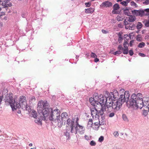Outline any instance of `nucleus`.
<instances>
[{
	"instance_id": "nucleus-1",
	"label": "nucleus",
	"mask_w": 149,
	"mask_h": 149,
	"mask_svg": "<svg viewBox=\"0 0 149 149\" xmlns=\"http://www.w3.org/2000/svg\"><path fill=\"white\" fill-rule=\"evenodd\" d=\"M48 104L47 101H40L38 103L37 109L39 114L41 115L40 118L44 120L49 116L50 120L56 123V124L58 122V127H61L63 122L65 123V121L60 117V110L58 109L53 110L51 108H49Z\"/></svg>"
},
{
	"instance_id": "nucleus-2",
	"label": "nucleus",
	"mask_w": 149,
	"mask_h": 149,
	"mask_svg": "<svg viewBox=\"0 0 149 149\" xmlns=\"http://www.w3.org/2000/svg\"><path fill=\"white\" fill-rule=\"evenodd\" d=\"M5 100V102H8L9 104L13 111L20 108L24 110H27L29 111H31L30 107L27 105L26 97L24 96H20L19 102H15L13 97L10 95L7 96Z\"/></svg>"
},
{
	"instance_id": "nucleus-3",
	"label": "nucleus",
	"mask_w": 149,
	"mask_h": 149,
	"mask_svg": "<svg viewBox=\"0 0 149 149\" xmlns=\"http://www.w3.org/2000/svg\"><path fill=\"white\" fill-rule=\"evenodd\" d=\"M141 97L142 94L140 93H138L137 95L132 94L129 100L127 102V106L134 109H141L144 105L146 106V102H145L144 104Z\"/></svg>"
},
{
	"instance_id": "nucleus-4",
	"label": "nucleus",
	"mask_w": 149,
	"mask_h": 149,
	"mask_svg": "<svg viewBox=\"0 0 149 149\" xmlns=\"http://www.w3.org/2000/svg\"><path fill=\"white\" fill-rule=\"evenodd\" d=\"M130 94L128 91H125L123 94L120 95L118 98L119 95L117 99L112 100V102H109V106H111L112 108L115 111H116L119 110L122 104L125 102L129 100Z\"/></svg>"
},
{
	"instance_id": "nucleus-5",
	"label": "nucleus",
	"mask_w": 149,
	"mask_h": 149,
	"mask_svg": "<svg viewBox=\"0 0 149 149\" xmlns=\"http://www.w3.org/2000/svg\"><path fill=\"white\" fill-rule=\"evenodd\" d=\"M118 92L116 90H114L113 92L110 93L109 96L107 97L106 96L104 97L103 95H100L99 96H98V100L99 101V102L100 103L107 105L108 100L112 101L118 98Z\"/></svg>"
},
{
	"instance_id": "nucleus-6",
	"label": "nucleus",
	"mask_w": 149,
	"mask_h": 149,
	"mask_svg": "<svg viewBox=\"0 0 149 149\" xmlns=\"http://www.w3.org/2000/svg\"><path fill=\"white\" fill-rule=\"evenodd\" d=\"M93 106V107L98 111L100 116L101 117L102 122L103 121L104 122L105 119L104 112L106 111V109H108L111 106H109V105L100 103L97 100L95 104Z\"/></svg>"
},
{
	"instance_id": "nucleus-7",
	"label": "nucleus",
	"mask_w": 149,
	"mask_h": 149,
	"mask_svg": "<svg viewBox=\"0 0 149 149\" xmlns=\"http://www.w3.org/2000/svg\"><path fill=\"white\" fill-rule=\"evenodd\" d=\"M132 13L136 16H140L141 17L144 15L147 16L149 15V8H146L144 10H134L132 11Z\"/></svg>"
},
{
	"instance_id": "nucleus-8",
	"label": "nucleus",
	"mask_w": 149,
	"mask_h": 149,
	"mask_svg": "<svg viewBox=\"0 0 149 149\" xmlns=\"http://www.w3.org/2000/svg\"><path fill=\"white\" fill-rule=\"evenodd\" d=\"M67 121L66 130L67 132H70L72 133L74 132V128L76 126L73 120L70 118H68Z\"/></svg>"
},
{
	"instance_id": "nucleus-9",
	"label": "nucleus",
	"mask_w": 149,
	"mask_h": 149,
	"mask_svg": "<svg viewBox=\"0 0 149 149\" xmlns=\"http://www.w3.org/2000/svg\"><path fill=\"white\" fill-rule=\"evenodd\" d=\"M90 111L91 113V115L93 118L95 117V118L99 119L100 117V114L99 113L98 110L93 107L90 108Z\"/></svg>"
},
{
	"instance_id": "nucleus-10",
	"label": "nucleus",
	"mask_w": 149,
	"mask_h": 149,
	"mask_svg": "<svg viewBox=\"0 0 149 149\" xmlns=\"http://www.w3.org/2000/svg\"><path fill=\"white\" fill-rule=\"evenodd\" d=\"M75 129L77 130L78 132L80 134H82L84 133L85 129L82 126L77 123L74 128Z\"/></svg>"
},
{
	"instance_id": "nucleus-11",
	"label": "nucleus",
	"mask_w": 149,
	"mask_h": 149,
	"mask_svg": "<svg viewBox=\"0 0 149 149\" xmlns=\"http://www.w3.org/2000/svg\"><path fill=\"white\" fill-rule=\"evenodd\" d=\"M112 3L107 1L103 2L100 5V7L101 8L104 7L110 8L112 7Z\"/></svg>"
},
{
	"instance_id": "nucleus-12",
	"label": "nucleus",
	"mask_w": 149,
	"mask_h": 149,
	"mask_svg": "<svg viewBox=\"0 0 149 149\" xmlns=\"http://www.w3.org/2000/svg\"><path fill=\"white\" fill-rule=\"evenodd\" d=\"M113 10L112 11V13L113 14H119L120 13V11H117L116 10L119 9L120 7L118 3H116L115 4L113 7Z\"/></svg>"
},
{
	"instance_id": "nucleus-13",
	"label": "nucleus",
	"mask_w": 149,
	"mask_h": 149,
	"mask_svg": "<svg viewBox=\"0 0 149 149\" xmlns=\"http://www.w3.org/2000/svg\"><path fill=\"white\" fill-rule=\"evenodd\" d=\"M60 117L65 122L68 119V114L66 112L63 113L61 114V116H60Z\"/></svg>"
},
{
	"instance_id": "nucleus-14",
	"label": "nucleus",
	"mask_w": 149,
	"mask_h": 149,
	"mask_svg": "<svg viewBox=\"0 0 149 149\" xmlns=\"http://www.w3.org/2000/svg\"><path fill=\"white\" fill-rule=\"evenodd\" d=\"M94 8L90 7L85 9V12L86 14H92L94 12Z\"/></svg>"
},
{
	"instance_id": "nucleus-15",
	"label": "nucleus",
	"mask_w": 149,
	"mask_h": 149,
	"mask_svg": "<svg viewBox=\"0 0 149 149\" xmlns=\"http://www.w3.org/2000/svg\"><path fill=\"white\" fill-rule=\"evenodd\" d=\"M89 101L91 104L93 106L95 104L97 100H96L94 97H91L89 99Z\"/></svg>"
},
{
	"instance_id": "nucleus-16",
	"label": "nucleus",
	"mask_w": 149,
	"mask_h": 149,
	"mask_svg": "<svg viewBox=\"0 0 149 149\" xmlns=\"http://www.w3.org/2000/svg\"><path fill=\"white\" fill-rule=\"evenodd\" d=\"M136 19L135 17L132 16H130V17H128V21L130 22H132L135 21Z\"/></svg>"
},
{
	"instance_id": "nucleus-17",
	"label": "nucleus",
	"mask_w": 149,
	"mask_h": 149,
	"mask_svg": "<svg viewBox=\"0 0 149 149\" xmlns=\"http://www.w3.org/2000/svg\"><path fill=\"white\" fill-rule=\"evenodd\" d=\"M35 122L39 125H42V120L39 118H36L35 120Z\"/></svg>"
},
{
	"instance_id": "nucleus-18",
	"label": "nucleus",
	"mask_w": 149,
	"mask_h": 149,
	"mask_svg": "<svg viewBox=\"0 0 149 149\" xmlns=\"http://www.w3.org/2000/svg\"><path fill=\"white\" fill-rule=\"evenodd\" d=\"M123 13L125 15L128 16H129L130 13L129 11V9L128 8H126L124 10Z\"/></svg>"
},
{
	"instance_id": "nucleus-19",
	"label": "nucleus",
	"mask_w": 149,
	"mask_h": 149,
	"mask_svg": "<svg viewBox=\"0 0 149 149\" xmlns=\"http://www.w3.org/2000/svg\"><path fill=\"white\" fill-rule=\"evenodd\" d=\"M142 38L141 35L138 34L136 36V40L138 41L141 42L142 41Z\"/></svg>"
},
{
	"instance_id": "nucleus-20",
	"label": "nucleus",
	"mask_w": 149,
	"mask_h": 149,
	"mask_svg": "<svg viewBox=\"0 0 149 149\" xmlns=\"http://www.w3.org/2000/svg\"><path fill=\"white\" fill-rule=\"evenodd\" d=\"M122 117L123 120L125 122H128L129 121L128 118L125 114H123L122 115Z\"/></svg>"
},
{
	"instance_id": "nucleus-21",
	"label": "nucleus",
	"mask_w": 149,
	"mask_h": 149,
	"mask_svg": "<svg viewBox=\"0 0 149 149\" xmlns=\"http://www.w3.org/2000/svg\"><path fill=\"white\" fill-rule=\"evenodd\" d=\"M31 114L32 115V116L34 118H36L37 116V113L35 111H32Z\"/></svg>"
},
{
	"instance_id": "nucleus-22",
	"label": "nucleus",
	"mask_w": 149,
	"mask_h": 149,
	"mask_svg": "<svg viewBox=\"0 0 149 149\" xmlns=\"http://www.w3.org/2000/svg\"><path fill=\"white\" fill-rule=\"evenodd\" d=\"M135 26L134 24H130L129 26V29L130 30H134Z\"/></svg>"
},
{
	"instance_id": "nucleus-23",
	"label": "nucleus",
	"mask_w": 149,
	"mask_h": 149,
	"mask_svg": "<svg viewBox=\"0 0 149 149\" xmlns=\"http://www.w3.org/2000/svg\"><path fill=\"white\" fill-rule=\"evenodd\" d=\"M148 113V112L147 110L144 109L142 111V115L144 117H146Z\"/></svg>"
},
{
	"instance_id": "nucleus-24",
	"label": "nucleus",
	"mask_w": 149,
	"mask_h": 149,
	"mask_svg": "<svg viewBox=\"0 0 149 149\" xmlns=\"http://www.w3.org/2000/svg\"><path fill=\"white\" fill-rule=\"evenodd\" d=\"M142 27V24L141 22H138L136 26V28L138 29H139Z\"/></svg>"
},
{
	"instance_id": "nucleus-25",
	"label": "nucleus",
	"mask_w": 149,
	"mask_h": 149,
	"mask_svg": "<svg viewBox=\"0 0 149 149\" xmlns=\"http://www.w3.org/2000/svg\"><path fill=\"white\" fill-rule=\"evenodd\" d=\"M145 45V43L143 42H141L139 43L138 47L139 48H143Z\"/></svg>"
},
{
	"instance_id": "nucleus-26",
	"label": "nucleus",
	"mask_w": 149,
	"mask_h": 149,
	"mask_svg": "<svg viewBox=\"0 0 149 149\" xmlns=\"http://www.w3.org/2000/svg\"><path fill=\"white\" fill-rule=\"evenodd\" d=\"M124 49L121 45H119L118 47V51H121V50H123Z\"/></svg>"
},
{
	"instance_id": "nucleus-27",
	"label": "nucleus",
	"mask_w": 149,
	"mask_h": 149,
	"mask_svg": "<svg viewBox=\"0 0 149 149\" xmlns=\"http://www.w3.org/2000/svg\"><path fill=\"white\" fill-rule=\"evenodd\" d=\"M120 4H121L123 6H127L128 4L125 1H123L120 3Z\"/></svg>"
},
{
	"instance_id": "nucleus-28",
	"label": "nucleus",
	"mask_w": 149,
	"mask_h": 149,
	"mask_svg": "<svg viewBox=\"0 0 149 149\" xmlns=\"http://www.w3.org/2000/svg\"><path fill=\"white\" fill-rule=\"evenodd\" d=\"M144 24L146 27H149V20H146L145 22L144 23Z\"/></svg>"
},
{
	"instance_id": "nucleus-29",
	"label": "nucleus",
	"mask_w": 149,
	"mask_h": 149,
	"mask_svg": "<svg viewBox=\"0 0 149 149\" xmlns=\"http://www.w3.org/2000/svg\"><path fill=\"white\" fill-rule=\"evenodd\" d=\"M122 53V52L121 51H118H118H117L115 52H114L113 53V54L114 55H116L118 54H121Z\"/></svg>"
},
{
	"instance_id": "nucleus-30",
	"label": "nucleus",
	"mask_w": 149,
	"mask_h": 149,
	"mask_svg": "<svg viewBox=\"0 0 149 149\" xmlns=\"http://www.w3.org/2000/svg\"><path fill=\"white\" fill-rule=\"evenodd\" d=\"M85 4L86 7H89L91 6V3L90 2H86Z\"/></svg>"
},
{
	"instance_id": "nucleus-31",
	"label": "nucleus",
	"mask_w": 149,
	"mask_h": 149,
	"mask_svg": "<svg viewBox=\"0 0 149 149\" xmlns=\"http://www.w3.org/2000/svg\"><path fill=\"white\" fill-rule=\"evenodd\" d=\"M123 51V53L124 54H128V49H125L124 48Z\"/></svg>"
},
{
	"instance_id": "nucleus-32",
	"label": "nucleus",
	"mask_w": 149,
	"mask_h": 149,
	"mask_svg": "<svg viewBox=\"0 0 149 149\" xmlns=\"http://www.w3.org/2000/svg\"><path fill=\"white\" fill-rule=\"evenodd\" d=\"M131 5L132 6H134L135 7L138 6L137 5L134 1H132L131 2Z\"/></svg>"
},
{
	"instance_id": "nucleus-33",
	"label": "nucleus",
	"mask_w": 149,
	"mask_h": 149,
	"mask_svg": "<svg viewBox=\"0 0 149 149\" xmlns=\"http://www.w3.org/2000/svg\"><path fill=\"white\" fill-rule=\"evenodd\" d=\"M96 143L94 141H91L90 144L91 146H95L96 145Z\"/></svg>"
},
{
	"instance_id": "nucleus-34",
	"label": "nucleus",
	"mask_w": 149,
	"mask_h": 149,
	"mask_svg": "<svg viewBox=\"0 0 149 149\" xmlns=\"http://www.w3.org/2000/svg\"><path fill=\"white\" fill-rule=\"evenodd\" d=\"M115 115V113H114V112H112L110 113L109 114V117H112L114 116Z\"/></svg>"
},
{
	"instance_id": "nucleus-35",
	"label": "nucleus",
	"mask_w": 149,
	"mask_h": 149,
	"mask_svg": "<svg viewBox=\"0 0 149 149\" xmlns=\"http://www.w3.org/2000/svg\"><path fill=\"white\" fill-rule=\"evenodd\" d=\"M113 135L116 137H117L119 135L117 131H115L114 132Z\"/></svg>"
},
{
	"instance_id": "nucleus-36",
	"label": "nucleus",
	"mask_w": 149,
	"mask_h": 149,
	"mask_svg": "<svg viewBox=\"0 0 149 149\" xmlns=\"http://www.w3.org/2000/svg\"><path fill=\"white\" fill-rule=\"evenodd\" d=\"M104 138L103 136H101L99 138L98 141L100 142H102L104 140Z\"/></svg>"
},
{
	"instance_id": "nucleus-37",
	"label": "nucleus",
	"mask_w": 149,
	"mask_h": 149,
	"mask_svg": "<svg viewBox=\"0 0 149 149\" xmlns=\"http://www.w3.org/2000/svg\"><path fill=\"white\" fill-rule=\"evenodd\" d=\"M91 56L94 58H95L97 57V55L95 54L93 52H92L91 54Z\"/></svg>"
},
{
	"instance_id": "nucleus-38",
	"label": "nucleus",
	"mask_w": 149,
	"mask_h": 149,
	"mask_svg": "<svg viewBox=\"0 0 149 149\" xmlns=\"http://www.w3.org/2000/svg\"><path fill=\"white\" fill-rule=\"evenodd\" d=\"M143 4L146 5L149 4V0H146L143 2Z\"/></svg>"
},
{
	"instance_id": "nucleus-39",
	"label": "nucleus",
	"mask_w": 149,
	"mask_h": 149,
	"mask_svg": "<svg viewBox=\"0 0 149 149\" xmlns=\"http://www.w3.org/2000/svg\"><path fill=\"white\" fill-rule=\"evenodd\" d=\"M123 37H119L118 38V41L119 43H121V41L123 40Z\"/></svg>"
},
{
	"instance_id": "nucleus-40",
	"label": "nucleus",
	"mask_w": 149,
	"mask_h": 149,
	"mask_svg": "<svg viewBox=\"0 0 149 149\" xmlns=\"http://www.w3.org/2000/svg\"><path fill=\"white\" fill-rule=\"evenodd\" d=\"M129 54L131 56H132L134 54L133 51L132 49L130 50L129 51Z\"/></svg>"
},
{
	"instance_id": "nucleus-41",
	"label": "nucleus",
	"mask_w": 149,
	"mask_h": 149,
	"mask_svg": "<svg viewBox=\"0 0 149 149\" xmlns=\"http://www.w3.org/2000/svg\"><path fill=\"white\" fill-rule=\"evenodd\" d=\"M139 55L140 56H141V57H144L146 56L145 54H144L143 53H141L140 52L139 53Z\"/></svg>"
},
{
	"instance_id": "nucleus-42",
	"label": "nucleus",
	"mask_w": 149,
	"mask_h": 149,
	"mask_svg": "<svg viewBox=\"0 0 149 149\" xmlns=\"http://www.w3.org/2000/svg\"><path fill=\"white\" fill-rule=\"evenodd\" d=\"M122 32H119L118 33V38L123 37L122 36Z\"/></svg>"
},
{
	"instance_id": "nucleus-43",
	"label": "nucleus",
	"mask_w": 149,
	"mask_h": 149,
	"mask_svg": "<svg viewBox=\"0 0 149 149\" xmlns=\"http://www.w3.org/2000/svg\"><path fill=\"white\" fill-rule=\"evenodd\" d=\"M26 16V13H23L22 15V17L23 18H25Z\"/></svg>"
},
{
	"instance_id": "nucleus-44",
	"label": "nucleus",
	"mask_w": 149,
	"mask_h": 149,
	"mask_svg": "<svg viewBox=\"0 0 149 149\" xmlns=\"http://www.w3.org/2000/svg\"><path fill=\"white\" fill-rule=\"evenodd\" d=\"M124 23L125 25H128L130 24V23H128L127 21H126V19H125L124 20Z\"/></svg>"
},
{
	"instance_id": "nucleus-45",
	"label": "nucleus",
	"mask_w": 149,
	"mask_h": 149,
	"mask_svg": "<svg viewBox=\"0 0 149 149\" xmlns=\"http://www.w3.org/2000/svg\"><path fill=\"white\" fill-rule=\"evenodd\" d=\"M147 103H146V106H145L144 105V106H146L148 108V111L149 112V107H148V106H146L148 104H149V101H147L146 102Z\"/></svg>"
},
{
	"instance_id": "nucleus-46",
	"label": "nucleus",
	"mask_w": 149,
	"mask_h": 149,
	"mask_svg": "<svg viewBox=\"0 0 149 149\" xmlns=\"http://www.w3.org/2000/svg\"><path fill=\"white\" fill-rule=\"evenodd\" d=\"M102 33H103L106 34L108 33V31L106 30L102 29Z\"/></svg>"
},
{
	"instance_id": "nucleus-47",
	"label": "nucleus",
	"mask_w": 149,
	"mask_h": 149,
	"mask_svg": "<svg viewBox=\"0 0 149 149\" xmlns=\"http://www.w3.org/2000/svg\"><path fill=\"white\" fill-rule=\"evenodd\" d=\"M94 95L95 96V97H94L95 99H97V97H98V96H99L98 94L97 93H95L94 94Z\"/></svg>"
},
{
	"instance_id": "nucleus-48",
	"label": "nucleus",
	"mask_w": 149,
	"mask_h": 149,
	"mask_svg": "<svg viewBox=\"0 0 149 149\" xmlns=\"http://www.w3.org/2000/svg\"><path fill=\"white\" fill-rule=\"evenodd\" d=\"M134 42V40H132L130 41V45L132 47L133 45V43Z\"/></svg>"
},
{
	"instance_id": "nucleus-49",
	"label": "nucleus",
	"mask_w": 149,
	"mask_h": 149,
	"mask_svg": "<svg viewBox=\"0 0 149 149\" xmlns=\"http://www.w3.org/2000/svg\"><path fill=\"white\" fill-rule=\"evenodd\" d=\"M127 45H126V44H123V46H124V47L125 48V49H128V46H127Z\"/></svg>"
},
{
	"instance_id": "nucleus-50",
	"label": "nucleus",
	"mask_w": 149,
	"mask_h": 149,
	"mask_svg": "<svg viewBox=\"0 0 149 149\" xmlns=\"http://www.w3.org/2000/svg\"><path fill=\"white\" fill-rule=\"evenodd\" d=\"M99 59L96 57L94 59V62H98L99 61Z\"/></svg>"
},
{
	"instance_id": "nucleus-51",
	"label": "nucleus",
	"mask_w": 149,
	"mask_h": 149,
	"mask_svg": "<svg viewBox=\"0 0 149 149\" xmlns=\"http://www.w3.org/2000/svg\"><path fill=\"white\" fill-rule=\"evenodd\" d=\"M117 19L118 21H120V17L119 16H118L117 17Z\"/></svg>"
},
{
	"instance_id": "nucleus-52",
	"label": "nucleus",
	"mask_w": 149,
	"mask_h": 149,
	"mask_svg": "<svg viewBox=\"0 0 149 149\" xmlns=\"http://www.w3.org/2000/svg\"><path fill=\"white\" fill-rule=\"evenodd\" d=\"M89 122H90L91 123V125L93 124V119H92L90 118L89 119Z\"/></svg>"
},
{
	"instance_id": "nucleus-53",
	"label": "nucleus",
	"mask_w": 149,
	"mask_h": 149,
	"mask_svg": "<svg viewBox=\"0 0 149 149\" xmlns=\"http://www.w3.org/2000/svg\"><path fill=\"white\" fill-rule=\"evenodd\" d=\"M79 120V118L78 117H77L76 118V123H75V125H76V124L77 123H78V121Z\"/></svg>"
},
{
	"instance_id": "nucleus-54",
	"label": "nucleus",
	"mask_w": 149,
	"mask_h": 149,
	"mask_svg": "<svg viewBox=\"0 0 149 149\" xmlns=\"http://www.w3.org/2000/svg\"><path fill=\"white\" fill-rule=\"evenodd\" d=\"M5 14V13L4 12H1V13L0 14V16L3 15Z\"/></svg>"
},
{
	"instance_id": "nucleus-55",
	"label": "nucleus",
	"mask_w": 149,
	"mask_h": 149,
	"mask_svg": "<svg viewBox=\"0 0 149 149\" xmlns=\"http://www.w3.org/2000/svg\"><path fill=\"white\" fill-rule=\"evenodd\" d=\"M31 100H34L35 101L36 100V98L34 96H33L31 98Z\"/></svg>"
},
{
	"instance_id": "nucleus-56",
	"label": "nucleus",
	"mask_w": 149,
	"mask_h": 149,
	"mask_svg": "<svg viewBox=\"0 0 149 149\" xmlns=\"http://www.w3.org/2000/svg\"><path fill=\"white\" fill-rule=\"evenodd\" d=\"M85 138L87 140H88L89 139V138L88 137V136L86 135L85 136Z\"/></svg>"
},
{
	"instance_id": "nucleus-57",
	"label": "nucleus",
	"mask_w": 149,
	"mask_h": 149,
	"mask_svg": "<svg viewBox=\"0 0 149 149\" xmlns=\"http://www.w3.org/2000/svg\"><path fill=\"white\" fill-rule=\"evenodd\" d=\"M127 37H128V35H127V34L124 35V39H125V38L126 39L127 38Z\"/></svg>"
},
{
	"instance_id": "nucleus-58",
	"label": "nucleus",
	"mask_w": 149,
	"mask_h": 149,
	"mask_svg": "<svg viewBox=\"0 0 149 149\" xmlns=\"http://www.w3.org/2000/svg\"><path fill=\"white\" fill-rule=\"evenodd\" d=\"M105 93H106V94H107V96H106L107 97L108 96H109V92L107 91H106L105 92Z\"/></svg>"
},
{
	"instance_id": "nucleus-59",
	"label": "nucleus",
	"mask_w": 149,
	"mask_h": 149,
	"mask_svg": "<svg viewBox=\"0 0 149 149\" xmlns=\"http://www.w3.org/2000/svg\"><path fill=\"white\" fill-rule=\"evenodd\" d=\"M132 33H130L128 35V36L129 37V38H130V39H131V37H132Z\"/></svg>"
},
{
	"instance_id": "nucleus-60",
	"label": "nucleus",
	"mask_w": 149,
	"mask_h": 149,
	"mask_svg": "<svg viewBox=\"0 0 149 149\" xmlns=\"http://www.w3.org/2000/svg\"><path fill=\"white\" fill-rule=\"evenodd\" d=\"M131 0H126L125 1L128 4V3H129Z\"/></svg>"
},
{
	"instance_id": "nucleus-61",
	"label": "nucleus",
	"mask_w": 149,
	"mask_h": 149,
	"mask_svg": "<svg viewBox=\"0 0 149 149\" xmlns=\"http://www.w3.org/2000/svg\"><path fill=\"white\" fill-rule=\"evenodd\" d=\"M99 126H97V127H95V128H94V129H95L97 130H98L99 129Z\"/></svg>"
},
{
	"instance_id": "nucleus-62",
	"label": "nucleus",
	"mask_w": 149,
	"mask_h": 149,
	"mask_svg": "<svg viewBox=\"0 0 149 149\" xmlns=\"http://www.w3.org/2000/svg\"><path fill=\"white\" fill-rule=\"evenodd\" d=\"M94 124L95 126H98V123H94Z\"/></svg>"
},
{
	"instance_id": "nucleus-63",
	"label": "nucleus",
	"mask_w": 149,
	"mask_h": 149,
	"mask_svg": "<svg viewBox=\"0 0 149 149\" xmlns=\"http://www.w3.org/2000/svg\"><path fill=\"white\" fill-rule=\"evenodd\" d=\"M123 44H126L127 45H128V42L127 41H125L124 42V43Z\"/></svg>"
},
{
	"instance_id": "nucleus-64",
	"label": "nucleus",
	"mask_w": 149,
	"mask_h": 149,
	"mask_svg": "<svg viewBox=\"0 0 149 149\" xmlns=\"http://www.w3.org/2000/svg\"><path fill=\"white\" fill-rule=\"evenodd\" d=\"M74 130H75L74 133L75 134H77L78 131H77V130H76V129H74Z\"/></svg>"
}]
</instances>
